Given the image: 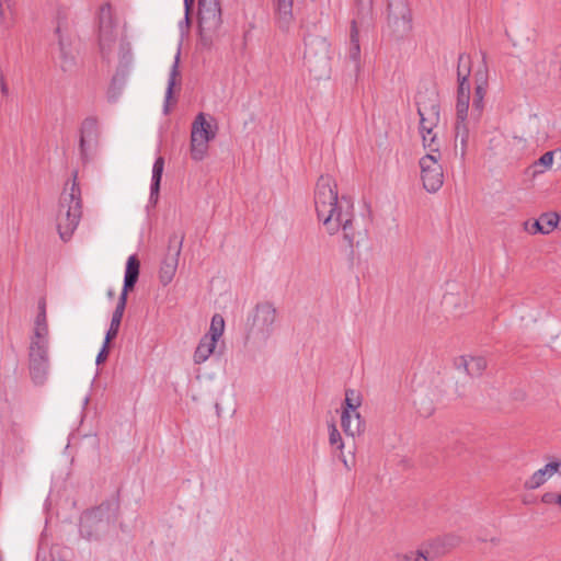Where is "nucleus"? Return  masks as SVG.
Here are the masks:
<instances>
[{
  "mask_svg": "<svg viewBox=\"0 0 561 561\" xmlns=\"http://www.w3.org/2000/svg\"><path fill=\"white\" fill-rule=\"evenodd\" d=\"M225 331V320L222 316L216 313L213 316L208 332L204 335L210 339L211 342H218Z\"/></svg>",
  "mask_w": 561,
  "mask_h": 561,
  "instance_id": "27",
  "label": "nucleus"
},
{
  "mask_svg": "<svg viewBox=\"0 0 561 561\" xmlns=\"http://www.w3.org/2000/svg\"><path fill=\"white\" fill-rule=\"evenodd\" d=\"M445 542H447L448 548H451V547H455L458 545L459 539L455 536H449V537H446L445 539L434 541L432 547L438 546V545H445Z\"/></svg>",
  "mask_w": 561,
  "mask_h": 561,
  "instance_id": "39",
  "label": "nucleus"
},
{
  "mask_svg": "<svg viewBox=\"0 0 561 561\" xmlns=\"http://www.w3.org/2000/svg\"><path fill=\"white\" fill-rule=\"evenodd\" d=\"M0 93L3 96H8V94H9V87H8L5 77H0Z\"/></svg>",
  "mask_w": 561,
  "mask_h": 561,
  "instance_id": "40",
  "label": "nucleus"
},
{
  "mask_svg": "<svg viewBox=\"0 0 561 561\" xmlns=\"http://www.w3.org/2000/svg\"><path fill=\"white\" fill-rule=\"evenodd\" d=\"M140 262L136 255H130L126 262L123 289L131 290L139 277Z\"/></svg>",
  "mask_w": 561,
  "mask_h": 561,
  "instance_id": "22",
  "label": "nucleus"
},
{
  "mask_svg": "<svg viewBox=\"0 0 561 561\" xmlns=\"http://www.w3.org/2000/svg\"><path fill=\"white\" fill-rule=\"evenodd\" d=\"M374 0H355L354 18L351 23L347 58L354 64L356 73L360 71L359 27H370L374 21Z\"/></svg>",
  "mask_w": 561,
  "mask_h": 561,
  "instance_id": "8",
  "label": "nucleus"
},
{
  "mask_svg": "<svg viewBox=\"0 0 561 561\" xmlns=\"http://www.w3.org/2000/svg\"><path fill=\"white\" fill-rule=\"evenodd\" d=\"M538 221L542 227V234H548L557 228L559 216L556 213H545L538 218Z\"/></svg>",
  "mask_w": 561,
  "mask_h": 561,
  "instance_id": "31",
  "label": "nucleus"
},
{
  "mask_svg": "<svg viewBox=\"0 0 561 561\" xmlns=\"http://www.w3.org/2000/svg\"><path fill=\"white\" fill-rule=\"evenodd\" d=\"M420 413H421L422 415H424V416H428V415H431V414L433 413V407H432V404H430V405L426 408V410H425V411H420Z\"/></svg>",
  "mask_w": 561,
  "mask_h": 561,
  "instance_id": "41",
  "label": "nucleus"
},
{
  "mask_svg": "<svg viewBox=\"0 0 561 561\" xmlns=\"http://www.w3.org/2000/svg\"><path fill=\"white\" fill-rule=\"evenodd\" d=\"M4 448L14 455L22 454L25 449V430L22 422L12 412L2 416Z\"/></svg>",
  "mask_w": 561,
  "mask_h": 561,
  "instance_id": "11",
  "label": "nucleus"
},
{
  "mask_svg": "<svg viewBox=\"0 0 561 561\" xmlns=\"http://www.w3.org/2000/svg\"><path fill=\"white\" fill-rule=\"evenodd\" d=\"M474 91L472 98V106L469 113L470 119L478 124L483 115L485 108V95L489 89V70L485 62H483L473 75Z\"/></svg>",
  "mask_w": 561,
  "mask_h": 561,
  "instance_id": "12",
  "label": "nucleus"
},
{
  "mask_svg": "<svg viewBox=\"0 0 561 561\" xmlns=\"http://www.w3.org/2000/svg\"><path fill=\"white\" fill-rule=\"evenodd\" d=\"M342 461H343V465L345 466V468H346L347 470H350V469H351V466L348 465L347 460H346L345 458H342Z\"/></svg>",
  "mask_w": 561,
  "mask_h": 561,
  "instance_id": "43",
  "label": "nucleus"
},
{
  "mask_svg": "<svg viewBox=\"0 0 561 561\" xmlns=\"http://www.w3.org/2000/svg\"><path fill=\"white\" fill-rule=\"evenodd\" d=\"M82 217L81 190L75 174L72 182L65 185L59 198L56 225L62 241L71 239Z\"/></svg>",
  "mask_w": 561,
  "mask_h": 561,
  "instance_id": "4",
  "label": "nucleus"
},
{
  "mask_svg": "<svg viewBox=\"0 0 561 561\" xmlns=\"http://www.w3.org/2000/svg\"><path fill=\"white\" fill-rule=\"evenodd\" d=\"M313 199L317 218L322 222L325 231L333 236L341 230L347 245L353 248L355 239L353 199L346 195L339 196L336 182L330 175H321L318 179Z\"/></svg>",
  "mask_w": 561,
  "mask_h": 561,
  "instance_id": "1",
  "label": "nucleus"
},
{
  "mask_svg": "<svg viewBox=\"0 0 561 561\" xmlns=\"http://www.w3.org/2000/svg\"><path fill=\"white\" fill-rule=\"evenodd\" d=\"M556 473H558V465L550 461L542 468L536 470L529 478L524 482V489L537 490L542 486L548 480H550Z\"/></svg>",
  "mask_w": 561,
  "mask_h": 561,
  "instance_id": "17",
  "label": "nucleus"
},
{
  "mask_svg": "<svg viewBox=\"0 0 561 561\" xmlns=\"http://www.w3.org/2000/svg\"><path fill=\"white\" fill-rule=\"evenodd\" d=\"M553 151H547L537 161H535L533 163V168L536 169L534 171V175L543 173L546 170L550 169L553 164Z\"/></svg>",
  "mask_w": 561,
  "mask_h": 561,
  "instance_id": "32",
  "label": "nucleus"
},
{
  "mask_svg": "<svg viewBox=\"0 0 561 561\" xmlns=\"http://www.w3.org/2000/svg\"><path fill=\"white\" fill-rule=\"evenodd\" d=\"M216 344L217 342H211L203 335L193 355L194 363L197 365L205 363L213 355Z\"/></svg>",
  "mask_w": 561,
  "mask_h": 561,
  "instance_id": "25",
  "label": "nucleus"
},
{
  "mask_svg": "<svg viewBox=\"0 0 561 561\" xmlns=\"http://www.w3.org/2000/svg\"><path fill=\"white\" fill-rule=\"evenodd\" d=\"M100 46L104 49L114 42V22L112 15V8L110 4H104L100 9Z\"/></svg>",
  "mask_w": 561,
  "mask_h": 561,
  "instance_id": "16",
  "label": "nucleus"
},
{
  "mask_svg": "<svg viewBox=\"0 0 561 561\" xmlns=\"http://www.w3.org/2000/svg\"><path fill=\"white\" fill-rule=\"evenodd\" d=\"M457 369H463L471 377H479L486 368V360L482 356L462 355L455 359Z\"/></svg>",
  "mask_w": 561,
  "mask_h": 561,
  "instance_id": "18",
  "label": "nucleus"
},
{
  "mask_svg": "<svg viewBox=\"0 0 561 561\" xmlns=\"http://www.w3.org/2000/svg\"><path fill=\"white\" fill-rule=\"evenodd\" d=\"M472 71V59L468 54H460L457 65V101H456V123H455V140L460 142V157L465 158L470 127L476 126L469 115L470 104V75Z\"/></svg>",
  "mask_w": 561,
  "mask_h": 561,
  "instance_id": "3",
  "label": "nucleus"
},
{
  "mask_svg": "<svg viewBox=\"0 0 561 561\" xmlns=\"http://www.w3.org/2000/svg\"><path fill=\"white\" fill-rule=\"evenodd\" d=\"M0 24L5 30L11 28L14 24L11 0H0Z\"/></svg>",
  "mask_w": 561,
  "mask_h": 561,
  "instance_id": "29",
  "label": "nucleus"
},
{
  "mask_svg": "<svg viewBox=\"0 0 561 561\" xmlns=\"http://www.w3.org/2000/svg\"><path fill=\"white\" fill-rule=\"evenodd\" d=\"M122 319L123 318L119 317L118 314L117 316L112 314L110 328L105 335V339L107 340V342H111L112 340H114L117 336Z\"/></svg>",
  "mask_w": 561,
  "mask_h": 561,
  "instance_id": "35",
  "label": "nucleus"
},
{
  "mask_svg": "<svg viewBox=\"0 0 561 561\" xmlns=\"http://www.w3.org/2000/svg\"><path fill=\"white\" fill-rule=\"evenodd\" d=\"M387 20L389 26L396 31L407 32L411 22V10L408 3L401 1L396 5V11H392V4H389Z\"/></svg>",
  "mask_w": 561,
  "mask_h": 561,
  "instance_id": "15",
  "label": "nucleus"
},
{
  "mask_svg": "<svg viewBox=\"0 0 561 561\" xmlns=\"http://www.w3.org/2000/svg\"><path fill=\"white\" fill-rule=\"evenodd\" d=\"M56 35L58 37V66L64 72L72 73L77 69V59L72 38L60 25L56 28Z\"/></svg>",
  "mask_w": 561,
  "mask_h": 561,
  "instance_id": "14",
  "label": "nucleus"
},
{
  "mask_svg": "<svg viewBox=\"0 0 561 561\" xmlns=\"http://www.w3.org/2000/svg\"><path fill=\"white\" fill-rule=\"evenodd\" d=\"M129 290H126V289H123L121 295H119V298H118V301H117V305L115 307V310L113 312V314L115 316H119L123 318L124 316V311H125V308H126V302H127V294H128Z\"/></svg>",
  "mask_w": 561,
  "mask_h": 561,
  "instance_id": "36",
  "label": "nucleus"
},
{
  "mask_svg": "<svg viewBox=\"0 0 561 561\" xmlns=\"http://www.w3.org/2000/svg\"><path fill=\"white\" fill-rule=\"evenodd\" d=\"M98 118L89 116L84 118L80 127V151L81 154L85 153V141L96 135L98 131Z\"/></svg>",
  "mask_w": 561,
  "mask_h": 561,
  "instance_id": "24",
  "label": "nucleus"
},
{
  "mask_svg": "<svg viewBox=\"0 0 561 561\" xmlns=\"http://www.w3.org/2000/svg\"><path fill=\"white\" fill-rule=\"evenodd\" d=\"M53 561H67V560L59 558V559H53Z\"/></svg>",
  "mask_w": 561,
  "mask_h": 561,
  "instance_id": "46",
  "label": "nucleus"
},
{
  "mask_svg": "<svg viewBox=\"0 0 561 561\" xmlns=\"http://www.w3.org/2000/svg\"><path fill=\"white\" fill-rule=\"evenodd\" d=\"M50 334L46 314V302L38 304L28 345V369L34 383L43 385L49 373Z\"/></svg>",
  "mask_w": 561,
  "mask_h": 561,
  "instance_id": "2",
  "label": "nucleus"
},
{
  "mask_svg": "<svg viewBox=\"0 0 561 561\" xmlns=\"http://www.w3.org/2000/svg\"><path fill=\"white\" fill-rule=\"evenodd\" d=\"M118 505L116 502H104L85 511L80 518V535L88 540H98L116 520Z\"/></svg>",
  "mask_w": 561,
  "mask_h": 561,
  "instance_id": "6",
  "label": "nucleus"
},
{
  "mask_svg": "<svg viewBox=\"0 0 561 561\" xmlns=\"http://www.w3.org/2000/svg\"><path fill=\"white\" fill-rule=\"evenodd\" d=\"M110 343L111 342H107L106 339L104 340L103 346L96 356V364H101L106 360L110 352Z\"/></svg>",
  "mask_w": 561,
  "mask_h": 561,
  "instance_id": "38",
  "label": "nucleus"
},
{
  "mask_svg": "<svg viewBox=\"0 0 561 561\" xmlns=\"http://www.w3.org/2000/svg\"><path fill=\"white\" fill-rule=\"evenodd\" d=\"M186 12L190 11L191 7L194 4V0H184Z\"/></svg>",
  "mask_w": 561,
  "mask_h": 561,
  "instance_id": "42",
  "label": "nucleus"
},
{
  "mask_svg": "<svg viewBox=\"0 0 561 561\" xmlns=\"http://www.w3.org/2000/svg\"><path fill=\"white\" fill-rule=\"evenodd\" d=\"M164 169V159L163 157H158L152 165V176H151V186H150V202L157 203L160 191V183L162 179V173Z\"/></svg>",
  "mask_w": 561,
  "mask_h": 561,
  "instance_id": "23",
  "label": "nucleus"
},
{
  "mask_svg": "<svg viewBox=\"0 0 561 561\" xmlns=\"http://www.w3.org/2000/svg\"><path fill=\"white\" fill-rule=\"evenodd\" d=\"M178 76H179V54L175 57V60L172 65V68H171L170 75H169L168 88L165 91V102H164V113L165 114H168L170 112L169 103H170V100L172 99L173 89L176 83Z\"/></svg>",
  "mask_w": 561,
  "mask_h": 561,
  "instance_id": "26",
  "label": "nucleus"
},
{
  "mask_svg": "<svg viewBox=\"0 0 561 561\" xmlns=\"http://www.w3.org/2000/svg\"><path fill=\"white\" fill-rule=\"evenodd\" d=\"M180 252L181 244L172 253L169 252L161 264L159 279L163 286L170 284L176 273Z\"/></svg>",
  "mask_w": 561,
  "mask_h": 561,
  "instance_id": "19",
  "label": "nucleus"
},
{
  "mask_svg": "<svg viewBox=\"0 0 561 561\" xmlns=\"http://www.w3.org/2000/svg\"><path fill=\"white\" fill-rule=\"evenodd\" d=\"M329 443L332 447H335L340 451H342L344 448V442L334 423L329 424Z\"/></svg>",
  "mask_w": 561,
  "mask_h": 561,
  "instance_id": "33",
  "label": "nucleus"
},
{
  "mask_svg": "<svg viewBox=\"0 0 561 561\" xmlns=\"http://www.w3.org/2000/svg\"><path fill=\"white\" fill-rule=\"evenodd\" d=\"M440 153L428 151L420 159L421 180L428 193H436L444 183L443 168L439 163Z\"/></svg>",
  "mask_w": 561,
  "mask_h": 561,
  "instance_id": "10",
  "label": "nucleus"
},
{
  "mask_svg": "<svg viewBox=\"0 0 561 561\" xmlns=\"http://www.w3.org/2000/svg\"><path fill=\"white\" fill-rule=\"evenodd\" d=\"M362 405V396L357 390L347 389L345 391V400L343 410H350V412H358V408Z\"/></svg>",
  "mask_w": 561,
  "mask_h": 561,
  "instance_id": "30",
  "label": "nucleus"
},
{
  "mask_svg": "<svg viewBox=\"0 0 561 561\" xmlns=\"http://www.w3.org/2000/svg\"><path fill=\"white\" fill-rule=\"evenodd\" d=\"M276 318L277 310L272 302H259L249 317L247 341L255 347H264L273 334Z\"/></svg>",
  "mask_w": 561,
  "mask_h": 561,
  "instance_id": "7",
  "label": "nucleus"
},
{
  "mask_svg": "<svg viewBox=\"0 0 561 561\" xmlns=\"http://www.w3.org/2000/svg\"><path fill=\"white\" fill-rule=\"evenodd\" d=\"M415 103L420 116L423 146L427 151L438 152L440 144L435 131L440 119L438 95L434 90L419 91Z\"/></svg>",
  "mask_w": 561,
  "mask_h": 561,
  "instance_id": "5",
  "label": "nucleus"
},
{
  "mask_svg": "<svg viewBox=\"0 0 561 561\" xmlns=\"http://www.w3.org/2000/svg\"><path fill=\"white\" fill-rule=\"evenodd\" d=\"M293 0H274V14L279 28L288 30L294 21Z\"/></svg>",
  "mask_w": 561,
  "mask_h": 561,
  "instance_id": "20",
  "label": "nucleus"
},
{
  "mask_svg": "<svg viewBox=\"0 0 561 561\" xmlns=\"http://www.w3.org/2000/svg\"><path fill=\"white\" fill-rule=\"evenodd\" d=\"M540 502L547 506H557L561 511V492L547 491L541 494Z\"/></svg>",
  "mask_w": 561,
  "mask_h": 561,
  "instance_id": "34",
  "label": "nucleus"
},
{
  "mask_svg": "<svg viewBox=\"0 0 561 561\" xmlns=\"http://www.w3.org/2000/svg\"><path fill=\"white\" fill-rule=\"evenodd\" d=\"M322 61L324 64V66L328 65V57H327V54H324V56L322 57Z\"/></svg>",
  "mask_w": 561,
  "mask_h": 561,
  "instance_id": "44",
  "label": "nucleus"
},
{
  "mask_svg": "<svg viewBox=\"0 0 561 561\" xmlns=\"http://www.w3.org/2000/svg\"><path fill=\"white\" fill-rule=\"evenodd\" d=\"M553 462L558 465V472H559V471L561 470V460H560V461H557V460H556V461H553Z\"/></svg>",
  "mask_w": 561,
  "mask_h": 561,
  "instance_id": "45",
  "label": "nucleus"
},
{
  "mask_svg": "<svg viewBox=\"0 0 561 561\" xmlns=\"http://www.w3.org/2000/svg\"><path fill=\"white\" fill-rule=\"evenodd\" d=\"M435 553L428 549H419L416 551H408L404 553H398L396 559L398 561H430L433 560Z\"/></svg>",
  "mask_w": 561,
  "mask_h": 561,
  "instance_id": "28",
  "label": "nucleus"
},
{
  "mask_svg": "<svg viewBox=\"0 0 561 561\" xmlns=\"http://www.w3.org/2000/svg\"><path fill=\"white\" fill-rule=\"evenodd\" d=\"M217 125L207 121L204 113L197 114L192 123L190 152L194 161H202L208 154L209 142L215 139Z\"/></svg>",
  "mask_w": 561,
  "mask_h": 561,
  "instance_id": "9",
  "label": "nucleus"
},
{
  "mask_svg": "<svg viewBox=\"0 0 561 561\" xmlns=\"http://www.w3.org/2000/svg\"><path fill=\"white\" fill-rule=\"evenodd\" d=\"M524 229L530 234L542 233V227H540L538 219H536L534 221H530V220L525 221Z\"/></svg>",
  "mask_w": 561,
  "mask_h": 561,
  "instance_id": "37",
  "label": "nucleus"
},
{
  "mask_svg": "<svg viewBox=\"0 0 561 561\" xmlns=\"http://www.w3.org/2000/svg\"><path fill=\"white\" fill-rule=\"evenodd\" d=\"M198 24L202 32H216L222 24L219 0H198Z\"/></svg>",
  "mask_w": 561,
  "mask_h": 561,
  "instance_id": "13",
  "label": "nucleus"
},
{
  "mask_svg": "<svg viewBox=\"0 0 561 561\" xmlns=\"http://www.w3.org/2000/svg\"><path fill=\"white\" fill-rule=\"evenodd\" d=\"M341 426L344 433L348 436L359 435L364 431V422L359 412H350V410H342Z\"/></svg>",
  "mask_w": 561,
  "mask_h": 561,
  "instance_id": "21",
  "label": "nucleus"
}]
</instances>
